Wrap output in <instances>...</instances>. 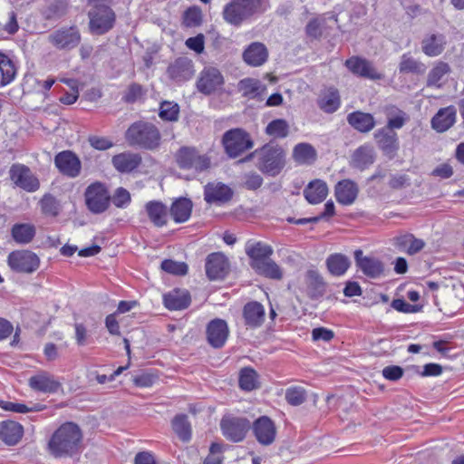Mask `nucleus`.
<instances>
[{
	"label": "nucleus",
	"instance_id": "obj_1",
	"mask_svg": "<svg viewBox=\"0 0 464 464\" xmlns=\"http://www.w3.org/2000/svg\"><path fill=\"white\" fill-rule=\"evenodd\" d=\"M82 433L73 422L62 424L52 435L48 450L54 458L72 457L80 450Z\"/></svg>",
	"mask_w": 464,
	"mask_h": 464
},
{
	"label": "nucleus",
	"instance_id": "obj_2",
	"mask_svg": "<svg viewBox=\"0 0 464 464\" xmlns=\"http://www.w3.org/2000/svg\"><path fill=\"white\" fill-rule=\"evenodd\" d=\"M256 158V168L265 175L276 177L286 164V152L278 144L266 143L250 154Z\"/></svg>",
	"mask_w": 464,
	"mask_h": 464
},
{
	"label": "nucleus",
	"instance_id": "obj_3",
	"mask_svg": "<svg viewBox=\"0 0 464 464\" xmlns=\"http://www.w3.org/2000/svg\"><path fill=\"white\" fill-rule=\"evenodd\" d=\"M125 140L130 146L154 150L160 145L161 134L153 123L139 121L128 128Z\"/></svg>",
	"mask_w": 464,
	"mask_h": 464
},
{
	"label": "nucleus",
	"instance_id": "obj_4",
	"mask_svg": "<svg viewBox=\"0 0 464 464\" xmlns=\"http://www.w3.org/2000/svg\"><path fill=\"white\" fill-rule=\"evenodd\" d=\"M175 160L179 169L191 170L195 174L203 172L211 166L210 158L199 153L194 147H181L175 154Z\"/></svg>",
	"mask_w": 464,
	"mask_h": 464
},
{
	"label": "nucleus",
	"instance_id": "obj_5",
	"mask_svg": "<svg viewBox=\"0 0 464 464\" xmlns=\"http://www.w3.org/2000/svg\"><path fill=\"white\" fill-rule=\"evenodd\" d=\"M88 16L91 33L99 35L109 32L113 27L116 19L115 13L107 5H96V7L89 11Z\"/></svg>",
	"mask_w": 464,
	"mask_h": 464
},
{
	"label": "nucleus",
	"instance_id": "obj_6",
	"mask_svg": "<svg viewBox=\"0 0 464 464\" xmlns=\"http://www.w3.org/2000/svg\"><path fill=\"white\" fill-rule=\"evenodd\" d=\"M40 257L31 250H14L7 256V264L12 271L32 274L40 266Z\"/></svg>",
	"mask_w": 464,
	"mask_h": 464
},
{
	"label": "nucleus",
	"instance_id": "obj_7",
	"mask_svg": "<svg viewBox=\"0 0 464 464\" xmlns=\"http://www.w3.org/2000/svg\"><path fill=\"white\" fill-rule=\"evenodd\" d=\"M222 142L227 153L233 158L253 147L249 134L242 129H232L226 131Z\"/></svg>",
	"mask_w": 464,
	"mask_h": 464
},
{
	"label": "nucleus",
	"instance_id": "obj_8",
	"mask_svg": "<svg viewBox=\"0 0 464 464\" xmlns=\"http://www.w3.org/2000/svg\"><path fill=\"white\" fill-rule=\"evenodd\" d=\"M9 178L15 187L26 192H35L40 188L38 178L24 164H13L9 169Z\"/></svg>",
	"mask_w": 464,
	"mask_h": 464
},
{
	"label": "nucleus",
	"instance_id": "obj_9",
	"mask_svg": "<svg viewBox=\"0 0 464 464\" xmlns=\"http://www.w3.org/2000/svg\"><path fill=\"white\" fill-rule=\"evenodd\" d=\"M81 40L76 25L61 27L48 35V42L58 50H72L79 45Z\"/></svg>",
	"mask_w": 464,
	"mask_h": 464
},
{
	"label": "nucleus",
	"instance_id": "obj_10",
	"mask_svg": "<svg viewBox=\"0 0 464 464\" xmlns=\"http://www.w3.org/2000/svg\"><path fill=\"white\" fill-rule=\"evenodd\" d=\"M84 195L86 206L91 212L101 214L109 208L111 196L103 184L95 182L90 185Z\"/></svg>",
	"mask_w": 464,
	"mask_h": 464
},
{
	"label": "nucleus",
	"instance_id": "obj_11",
	"mask_svg": "<svg viewBox=\"0 0 464 464\" xmlns=\"http://www.w3.org/2000/svg\"><path fill=\"white\" fill-rule=\"evenodd\" d=\"M251 425L246 418L224 417L220 421L222 434L230 441H242Z\"/></svg>",
	"mask_w": 464,
	"mask_h": 464
},
{
	"label": "nucleus",
	"instance_id": "obj_12",
	"mask_svg": "<svg viewBox=\"0 0 464 464\" xmlns=\"http://www.w3.org/2000/svg\"><path fill=\"white\" fill-rule=\"evenodd\" d=\"M373 139L379 150L386 157L390 160L395 158L400 149L399 137L395 130L383 126L375 130Z\"/></svg>",
	"mask_w": 464,
	"mask_h": 464
},
{
	"label": "nucleus",
	"instance_id": "obj_13",
	"mask_svg": "<svg viewBox=\"0 0 464 464\" xmlns=\"http://www.w3.org/2000/svg\"><path fill=\"white\" fill-rule=\"evenodd\" d=\"M344 65L353 74L361 78L375 81L381 80L383 77L382 73L377 71L371 61L361 56H352L348 58Z\"/></svg>",
	"mask_w": 464,
	"mask_h": 464
},
{
	"label": "nucleus",
	"instance_id": "obj_14",
	"mask_svg": "<svg viewBox=\"0 0 464 464\" xmlns=\"http://www.w3.org/2000/svg\"><path fill=\"white\" fill-rule=\"evenodd\" d=\"M224 84L222 73L214 67L205 68L200 72L197 81V89L205 95H210Z\"/></svg>",
	"mask_w": 464,
	"mask_h": 464
},
{
	"label": "nucleus",
	"instance_id": "obj_15",
	"mask_svg": "<svg viewBox=\"0 0 464 464\" xmlns=\"http://www.w3.org/2000/svg\"><path fill=\"white\" fill-rule=\"evenodd\" d=\"M54 165L60 173L71 179L78 177L82 169L80 159L71 150H63L55 155Z\"/></svg>",
	"mask_w": 464,
	"mask_h": 464
},
{
	"label": "nucleus",
	"instance_id": "obj_16",
	"mask_svg": "<svg viewBox=\"0 0 464 464\" xmlns=\"http://www.w3.org/2000/svg\"><path fill=\"white\" fill-rule=\"evenodd\" d=\"M195 73L194 63L186 56L175 59L167 68L169 78L176 83L190 80Z\"/></svg>",
	"mask_w": 464,
	"mask_h": 464
},
{
	"label": "nucleus",
	"instance_id": "obj_17",
	"mask_svg": "<svg viewBox=\"0 0 464 464\" xmlns=\"http://www.w3.org/2000/svg\"><path fill=\"white\" fill-rule=\"evenodd\" d=\"M229 335V329L227 322L220 318L211 320L206 328V337L208 344L215 348H222Z\"/></svg>",
	"mask_w": 464,
	"mask_h": 464
},
{
	"label": "nucleus",
	"instance_id": "obj_18",
	"mask_svg": "<svg viewBox=\"0 0 464 464\" xmlns=\"http://www.w3.org/2000/svg\"><path fill=\"white\" fill-rule=\"evenodd\" d=\"M354 260L357 267L368 277L378 278L384 272L383 263L373 256H363L361 249L354 251Z\"/></svg>",
	"mask_w": 464,
	"mask_h": 464
},
{
	"label": "nucleus",
	"instance_id": "obj_19",
	"mask_svg": "<svg viewBox=\"0 0 464 464\" xmlns=\"http://www.w3.org/2000/svg\"><path fill=\"white\" fill-rule=\"evenodd\" d=\"M253 432L256 440L265 446L271 445L276 436V428L274 421L267 416H261L253 423Z\"/></svg>",
	"mask_w": 464,
	"mask_h": 464
},
{
	"label": "nucleus",
	"instance_id": "obj_20",
	"mask_svg": "<svg viewBox=\"0 0 464 464\" xmlns=\"http://www.w3.org/2000/svg\"><path fill=\"white\" fill-rule=\"evenodd\" d=\"M233 197L232 189L221 182H208L204 187V199L208 204L222 205Z\"/></svg>",
	"mask_w": 464,
	"mask_h": 464
},
{
	"label": "nucleus",
	"instance_id": "obj_21",
	"mask_svg": "<svg viewBox=\"0 0 464 464\" xmlns=\"http://www.w3.org/2000/svg\"><path fill=\"white\" fill-rule=\"evenodd\" d=\"M205 266L207 276L210 280L224 278L229 269L227 257L220 253H212L208 255Z\"/></svg>",
	"mask_w": 464,
	"mask_h": 464
},
{
	"label": "nucleus",
	"instance_id": "obj_22",
	"mask_svg": "<svg viewBox=\"0 0 464 464\" xmlns=\"http://www.w3.org/2000/svg\"><path fill=\"white\" fill-rule=\"evenodd\" d=\"M222 17L226 23L235 27L249 20L252 16L237 0H231L223 8Z\"/></svg>",
	"mask_w": 464,
	"mask_h": 464
},
{
	"label": "nucleus",
	"instance_id": "obj_23",
	"mask_svg": "<svg viewBox=\"0 0 464 464\" xmlns=\"http://www.w3.org/2000/svg\"><path fill=\"white\" fill-rule=\"evenodd\" d=\"M268 55V49L263 43L253 42L244 50L242 58L247 65L258 67L267 61Z\"/></svg>",
	"mask_w": 464,
	"mask_h": 464
},
{
	"label": "nucleus",
	"instance_id": "obj_24",
	"mask_svg": "<svg viewBox=\"0 0 464 464\" xmlns=\"http://www.w3.org/2000/svg\"><path fill=\"white\" fill-rule=\"evenodd\" d=\"M142 162L140 154L124 151L111 158V164L121 173H130L135 170Z\"/></svg>",
	"mask_w": 464,
	"mask_h": 464
},
{
	"label": "nucleus",
	"instance_id": "obj_25",
	"mask_svg": "<svg viewBox=\"0 0 464 464\" xmlns=\"http://www.w3.org/2000/svg\"><path fill=\"white\" fill-rule=\"evenodd\" d=\"M386 118L385 127L401 130L410 121V115L394 104H386L381 108Z\"/></svg>",
	"mask_w": 464,
	"mask_h": 464
},
{
	"label": "nucleus",
	"instance_id": "obj_26",
	"mask_svg": "<svg viewBox=\"0 0 464 464\" xmlns=\"http://www.w3.org/2000/svg\"><path fill=\"white\" fill-rule=\"evenodd\" d=\"M28 383L34 391L44 393H54L61 388L60 382L46 372L30 377Z\"/></svg>",
	"mask_w": 464,
	"mask_h": 464
},
{
	"label": "nucleus",
	"instance_id": "obj_27",
	"mask_svg": "<svg viewBox=\"0 0 464 464\" xmlns=\"http://www.w3.org/2000/svg\"><path fill=\"white\" fill-rule=\"evenodd\" d=\"M358 193V185L351 179H343L334 188L337 202L344 206L352 205L357 198Z\"/></svg>",
	"mask_w": 464,
	"mask_h": 464
},
{
	"label": "nucleus",
	"instance_id": "obj_28",
	"mask_svg": "<svg viewBox=\"0 0 464 464\" xmlns=\"http://www.w3.org/2000/svg\"><path fill=\"white\" fill-rule=\"evenodd\" d=\"M346 120L348 124L360 133H369L376 126L373 115L362 111L349 113Z\"/></svg>",
	"mask_w": 464,
	"mask_h": 464
},
{
	"label": "nucleus",
	"instance_id": "obj_29",
	"mask_svg": "<svg viewBox=\"0 0 464 464\" xmlns=\"http://www.w3.org/2000/svg\"><path fill=\"white\" fill-rule=\"evenodd\" d=\"M24 428L14 420L0 422V440L8 446L16 445L22 439Z\"/></svg>",
	"mask_w": 464,
	"mask_h": 464
},
{
	"label": "nucleus",
	"instance_id": "obj_30",
	"mask_svg": "<svg viewBox=\"0 0 464 464\" xmlns=\"http://www.w3.org/2000/svg\"><path fill=\"white\" fill-rule=\"evenodd\" d=\"M246 253L251 259V267L255 268L262 264V262L270 258L273 254V248L262 242L247 243L246 246Z\"/></svg>",
	"mask_w": 464,
	"mask_h": 464
},
{
	"label": "nucleus",
	"instance_id": "obj_31",
	"mask_svg": "<svg viewBox=\"0 0 464 464\" xmlns=\"http://www.w3.org/2000/svg\"><path fill=\"white\" fill-rule=\"evenodd\" d=\"M245 324L250 328L259 327L265 320L264 306L256 301L245 304L243 309Z\"/></svg>",
	"mask_w": 464,
	"mask_h": 464
},
{
	"label": "nucleus",
	"instance_id": "obj_32",
	"mask_svg": "<svg viewBox=\"0 0 464 464\" xmlns=\"http://www.w3.org/2000/svg\"><path fill=\"white\" fill-rule=\"evenodd\" d=\"M456 121V110L453 106L440 109L431 119V127L438 132L449 130Z\"/></svg>",
	"mask_w": 464,
	"mask_h": 464
},
{
	"label": "nucleus",
	"instance_id": "obj_33",
	"mask_svg": "<svg viewBox=\"0 0 464 464\" xmlns=\"http://www.w3.org/2000/svg\"><path fill=\"white\" fill-rule=\"evenodd\" d=\"M145 210L149 219L155 227H161L167 224L168 208L159 200H150L146 203Z\"/></svg>",
	"mask_w": 464,
	"mask_h": 464
},
{
	"label": "nucleus",
	"instance_id": "obj_34",
	"mask_svg": "<svg viewBox=\"0 0 464 464\" xmlns=\"http://www.w3.org/2000/svg\"><path fill=\"white\" fill-rule=\"evenodd\" d=\"M374 160V149L370 144H363L358 147L352 155L353 166L361 170H363L373 164Z\"/></svg>",
	"mask_w": 464,
	"mask_h": 464
},
{
	"label": "nucleus",
	"instance_id": "obj_35",
	"mask_svg": "<svg viewBox=\"0 0 464 464\" xmlns=\"http://www.w3.org/2000/svg\"><path fill=\"white\" fill-rule=\"evenodd\" d=\"M446 45V38L441 34L426 35L421 41L422 52L430 57L439 56L442 53Z\"/></svg>",
	"mask_w": 464,
	"mask_h": 464
},
{
	"label": "nucleus",
	"instance_id": "obj_36",
	"mask_svg": "<svg viewBox=\"0 0 464 464\" xmlns=\"http://www.w3.org/2000/svg\"><path fill=\"white\" fill-rule=\"evenodd\" d=\"M163 301L169 310H182L190 304L191 299L188 291L174 289L164 295Z\"/></svg>",
	"mask_w": 464,
	"mask_h": 464
},
{
	"label": "nucleus",
	"instance_id": "obj_37",
	"mask_svg": "<svg viewBox=\"0 0 464 464\" xmlns=\"http://www.w3.org/2000/svg\"><path fill=\"white\" fill-rule=\"evenodd\" d=\"M394 246L408 255H415L425 246L422 239L416 238L412 234L407 233L394 237Z\"/></svg>",
	"mask_w": 464,
	"mask_h": 464
},
{
	"label": "nucleus",
	"instance_id": "obj_38",
	"mask_svg": "<svg viewBox=\"0 0 464 464\" xmlns=\"http://www.w3.org/2000/svg\"><path fill=\"white\" fill-rule=\"evenodd\" d=\"M327 194V185L321 179L311 181L304 189V196L310 204L321 203L325 199Z\"/></svg>",
	"mask_w": 464,
	"mask_h": 464
},
{
	"label": "nucleus",
	"instance_id": "obj_39",
	"mask_svg": "<svg viewBox=\"0 0 464 464\" xmlns=\"http://www.w3.org/2000/svg\"><path fill=\"white\" fill-rule=\"evenodd\" d=\"M193 204L189 198H179L169 208L170 216L176 223H184L191 216Z\"/></svg>",
	"mask_w": 464,
	"mask_h": 464
},
{
	"label": "nucleus",
	"instance_id": "obj_40",
	"mask_svg": "<svg viewBox=\"0 0 464 464\" xmlns=\"http://www.w3.org/2000/svg\"><path fill=\"white\" fill-rule=\"evenodd\" d=\"M36 235V227L31 223H16L11 228L14 241L19 245H27Z\"/></svg>",
	"mask_w": 464,
	"mask_h": 464
},
{
	"label": "nucleus",
	"instance_id": "obj_41",
	"mask_svg": "<svg viewBox=\"0 0 464 464\" xmlns=\"http://www.w3.org/2000/svg\"><path fill=\"white\" fill-rule=\"evenodd\" d=\"M171 427L181 441H190L192 437V429L186 414H177L171 420Z\"/></svg>",
	"mask_w": 464,
	"mask_h": 464
},
{
	"label": "nucleus",
	"instance_id": "obj_42",
	"mask_svg": "<svg viewBox=\"0 0 464 464\" xmlns=\"http://www.w3.org/2000/svg\"><path fill=\"white\" fill-rule=\"evenodd\" d=\"M314 148L309 143H298L293 150V159L302 165H310L316 160Z\"/></svg>",
	"mask_w": 464,
	"mask_h": 464
},
{
	"label": "nucleus",
	"instance_id": "obj_43",
	"mask_svg": "<svg viewBox=\"0 0 464 464\" xmlns=\"http://www.w3.org/2000/svg\"><path fill=\"white\" fill-rule=\"evenodd\" d=\"M350 259L343 254H332L326 259L329 272L335 276H343L350 267Z\"/></svg>",
	"mask_w": 464,
	"mask_h": 464
},
{
	"label": "nucleus",
	"instance_id": "obj_44",
	"mask_svg": "<svg viewBox=\"0 0 464 464\" xmlns=\"http://www.w3.org/2000/svg\"><path fill=\"white\" fill-rule=\"evenodd\" d=\"M305 282L309 295L312 298L322 296L324 293V282L323 277L315 270H308L305 276Z\"/></svg>",
	"mask_w": 464,
	"mask_h": 464
},
{
	"label": "nucleus",
	"instance_id": "obj_45",
	"mask_svg": "<svg viewBox=\"0 0 464 464\" xmlns=\"http://www.w3.org/2000/svg\"><path fill=\"white\" fill-rule=\"evenodd\" d=\"M341 104L339 92L334 88H330L318 101V106L327 113L336 111Z\"/></svg>",
	"mask_w": 464,
	"mask_h": 464
},
{
	"label": "nucleus",
	"instance_id": "obj_46",
	"mask_svg": "<svg viewBox=\"0 0 464 464\" xmlns=\"http://www.w3.org/2000/svg\"><path fill=\"white\" fill-rule=\"evenodd\" d=\"M450 72V66L449 63L445 62L437 63L428 74L427 86L440 88L442 86L441 79Z\"/></svg>",
	"mask_w": 464,
	"mask_h": 464
},
{
	"label": "nucleus",
	"instance_id": "obj_47",
	"mask_svg": "<svg viewBox=\"0 0 464 464\" xmlns=\"http://www.w3.org/2000/svg\"><path fill=\"white\" fill-rule=\"evenodd\" d=\"M15 73V67L12 60L7 55L0 53V86L10 83Z\"/></svg>",
	"mask_w": 464,
	"mask_h": 464
},
{
	"label": "nucleus",
	"instance_id": "obj_48",
	"mask_svg": "<svg viewBox=\"0 0 464 464\" xmlns=\"http://www.w3.org/2000/svg\"><path fill=\"white\" fill-rule=\"evenodd\" d=\"M258 275L263 276L265 277L280 280L283 277V271L280 266L273 261L271 258L262 262V264L258 265L253 268Z\"/></svg>",
	"mask_w": 464,
	"mask_h": 464
},
{
	"label": "nucleus",
	"instance_id": "obj_49",
	"mask_svg": "<svg viewBox=\"0 0 464 464\" xmlns=\"http://www.w3.org/2000/svg\"><path fill=\"white\" fill-rule=\"evenodd\" d=\"M400 72L402 73L423 74L426 71V65L420 61L415 60L408 53L401 56L399 65Z\"/></svg>",
	"mask_w": 464,
	"mask_h": 464
},
{
	"label": "nucleus",
	"instance_id": "obj_50",
	"mask_svg": "<svg viewBox=\"0 0 464 464\" xmlns=\"http://www.w3.org/2000/svg\"><path fill=\"white\" fill-rule=\"evenodd\" d=\"M238 90L245 97L256 98L265 90V87L256 79L245 78L238 82Z\"/></svg>",
	"mask_w": 464,
	"mask_h": 464
},
{
	"label": "nucleus",
	"instance_id": "obj_51",
	"mask_svg": "<svg viewBox=\"0 0 464 464\" xmlns=\"http://www.w3.org/2000/svg\"><path fill=\"white\" fill-rule=\"evenodd\" d=\"M289 124L284 119H276L270 121L266 127V134L274 139H284L288 136Z\"/></svg>",
	"mask_w": 464,
	"mask_h": 464
},
{
	"label": "nucleus",
	"instance_id": "obj_52",
	"mask_svg": "<svg viewBox=\"0 0 464 464\" xmlns=\"http://www.w3.org/2000/svg\"><path fill=\"white\" fill-rule=\"evenodd\" d=\"M239 387L246 392L253 391L258 387L257 373L249 367L243 368L239 373Z\"/></svg>",
	"mask_w": 464,
	"mask_h": 464
},
{
	"label": "nucleus",
	"instance_id": "obj_53",
	"mask_svg": "<svg viewBox=\"0 0 464 464\" xmlns=\"http://www.w3.org/2000/svg\"><path fill=\"white\" fill-rule=\"evenodd\" d=\"M179 115V106L173 102H162L160 106L159 116L163 121H177Z\"/></svg>",
	"mask_w": 464,
	"mask_h": 464
},
{
	"label": "nucleus",
	"instance_id": "obj_54",
	"mask_svg": "<svg viewBox=\"0 0 464 464\" xmlns=\"http://www.w3.org/2000/svg\"><path fill=\"white\" fill-rule=\"evenodd\" d=\"M202 24V13L198 7L188 8L183 14L182 24L188 28L198 27Z\"/></svg>",
	"mask_w": 464,
	"mask_h": 464
},
{
	"label": "nucleus",
	"instance_id": "obj_55",
	"mask_svg": "<svg viewBox=\"0 0 464 464\" xmlns=\"http://www.w3.org/2000/svg\"><path fill=\"white\" fill-rule=\"evenodd\" d=\"M68 0H54L47 7L44 14L47 19H56L63 16L68 10Z\"/></svg>",
	"mask_w": 464,
	"mask_h": 464
},
{
	"label": "nucleus",
	"instance_id": "obj_56",
	"mask_svg": "<svg viewBox=\"0 0 464 464\" xmlns=\"http://www.w3.org/2000/svg\"><path fill=\"white\" fill-rule=\"evenodd\" d=\"M42 212L46 216L56 217L60 211L58 200L51 194H46L40 200Z\"/></svg>",
	"mask_w": 464,
	"mask_h": 464
},
{
	"label": "nucleus",
	"instance_id": "obj_57",
	"mask_svg": "<svg viewBox=\"0 0 464 464\" xmlns=\"http://www.w3.org/2000/svg\"><path fill=\"white\" fill-rule=\"evenodd\" d=\"M306 391L303 387L294 386L285 391V400L293 406H298L306 400Z\"/></svg>",
	"mask_w": 464,
	"mask_h": 464
},
{
	"label": "nucleus",
	"instance_id": "obj_58",
	"mask_svg": "<svg viewBox=\"0 0 464 464\" xmlns=\"http://www.w3.org/2000/svg\"><path fill=\"white\" fill-rule=\"evenodd\" d=\"M160 267L169 274L184 276L188 272V266L184 262H177L171 259H165L161 262Z\"/></svg>",
	"mask_w": 464,
	"mask_h": 464
},
{
	"label": "nucleus",
	"instance_id": "obj_59",
	"mask_svg": "<svg viewBox=\"0 0 464 464\" xmlns=\"http://www.w3.org/2000/svg\"><path fill=\"white\" fill-rule=\"evenodd\" d=\"M223 445L213 442L209 447V454L204 460V464H222L224 457L222 456Z\"/></svg>",
	"mask_w": 464,
	"mask_h": 464
},
{
	"label": "nucleus",
	"instance_id": "obj_60",
	"mask_svg": "<svg viewBox=\"0 0 464 464\" xmlns=\"http://www.w3.org/2000/svg\"><path fill=\"white\" fill-rule=\"evenodd\" d=\"M111 199L115 207L122 208L130 204L131 198L130 192L121 187L115 190Z\"/></svg>",
	"mask_w": 464,
	"mask_h": 464
},
{
	"label": "nucleus",
	"instance_id": "obj_61",
	"mask_svg": "<svg viewBox=\"0 0 464 464\" xmlns=\"http://www.w3.org/2000/svg\"><path fill=\"white\" fill-rule=\"evenodd\" d=\"M144 93L145 91L143 87L139 83L133 82L128 87L123 99L127 103H133L141 98Z\"/></svg>",
	"mask_w": 464,
	"mask_h": 464
},
{
	"label": "nucleus",
	"instance_id": "obj_62",
	"mask_svg": "<svg viewBox=\"0 0 464 464\" xmlns=\"http://www.w3.org/2000/svg\"><path fill=\"white\" fill-rule=\"evenodd\" d=\"M392 307L398 312L405 313V314H413L420 311L421 305L419 304H411L404 301L403 299H394L391 304Z\"/></svg>",
	"mask_w": 464,
	"mask_h": 464
},
{
	"label": "nucleus",
	"instance_id": "obj_63",
	"mask_svg": "<svg viewBox=\"0 0 464 464\" xmlns=\"http://www.w3.org/2000/svg\"><path fill=\"white\" fill-rule=\"evenodd\" d=\"M237 2L244 6L251 16L266 9L265 0H237Z\"/></svg>",
	"mask_w": 464,
	"mask_h": 464
},
{
	"label": "nucleus",
	"instance_id": "obj_64",
	"mask_svg": "<svg viewBox=\"0 0 464 464\" xmlns=\"http://www.w3.org/2000/svg\"><path fill=\"white\" fill-rule=\"evenodd\" d=\"M322 24L323 21L318 18L311 19L305 26L306 35L312 39H319L323 34Z\"/></svg>",
	"mask_w": 464,
	"mask_h": 464
}]
</instances>
